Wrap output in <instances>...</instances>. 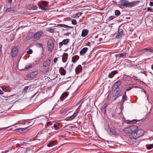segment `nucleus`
I'll list each match as a JSON object with an SVG mask.
<instances>
[{
  "instance_id": "11",
  "label": "nucleus",
  "mask_w": 153,
  "mask_h": 153,
  "mask_svg": "<svg viewBox=\"0 0 153 153\" xmlns=\"http://www.w3.org/2000/svg\"><path fill=\"white\" fill-rule=\"evenodd\" d=\"M43 34V32L42 31H38L35 33L34 37L36 39H39Z\"/></svg>"
},
{
  "instance_id": "7",
  "label": "nucleus",
  "mask_w": 153,
  "mask_h": 153,
  "mask_svg": "<svg viewBox=\"0 0 153 153\" xmlns=\"http://www.w3.org/2000/svg\"><path fill=\"white\" fill-rule=\"evenodd\" d=\"M144 134V131L142 129H137L134 133H133L134 136H135L137 138L143 136Z\"/></svg>"
},
{
  "instance_id": "59",
  "label": "nucleus",
  "mask_w": 153,
  "mask_h": 153,
  "mask_svg": "<svg viewBox=\"0 0 153 153\" xmlns=\"http://www.w3.org/2000/svg\"><path fill=\"white\" fill-rule=\"evenodd\" d=\"M149 6H153V2H150Z\"/></svg>"
},
{
  "instance_id": "55",
  "label": "nucleus",
  "mask_w": 153,
  "mask_h": 153,
  "mask_svg": "<svg viewBox=\"0 0 153 153\" xmlns=\"http://www.w3.org/2000/svg\"><path fill=\"white\" fill-rule=\"evenodd\" d=\"M58 58H54L53 59V62L54 63H56L57 61Z\"/></svg>"
},
{
  "instance_id": "12",
  "label": "nucleus",
  "mask_w": 153,
  "mask_h": 153,
  "mask_svg": "<svg viewBox=\"0 0 153 153\" xmlns=\"http://www.w3.org/2000/svg\"><path fill=\"white\" fill-rule=\"evenodd\" d=\"M16 10V8L15 7L8 8L5 9L6 12H10L12 13L15 12Z\"/></svg>"
},
{
  "instance_id": "16",
  "label": "nucleus",
  "mask_w": 153,
  "mask_h": 153,
  "mask_svg": "<svg viewBox=\"0 0 153 153\" xmlns=\"http://www.w3.org/2000/svg\"><path fill=\"white\" fill-rule=\"evenodd\" d=\"M82 66L80 65H79L76 68L75 71L76 74H78L82 71Z\"/></svg>"
},
{
  "instance_id": "43",
  "label": "nucleus",
  "mask_w": 153,
  "mask_h": 153,
  "mask_svg": "<svg viewBox=\"0 0 153 153\" xmlns=\"http://www.w3.org/2000/svg\"><path fill=\"white\" fill-rule=\"evenodd\" d=\"M42 4L45 5V6H47L48 4V2L46 1H42Z\"/></svg>"
},
{
  "instance_id": "60",
  "label": "nucleus",
  "mask_w": 153,
  "mask_h": 153,
  "mask_svg": "<svg viewBox=\"0 0 153 153\" xmlns=\"http://www.w3.org/2000/svg\"><path fill=\"white\" fill-rule=\"evenodd\" d=\"M71 34V32H68L67 33H65V35H68Z\"/></svg>"
},
{
  "instance_id": "15",
  "label": "nucleus",
  "mask_w": 153,
  "mask_h": 153,
  "mask_svg": "<svg viewBox=\"0 0 153 153\" xmlns=\"http://www.w3.org/2000/svg\"><path fill=\"white\" fill-rule=\"evenodd\" d=\"M51 60L50 59H48V60H46L43 63V66L47 67L51 63Z\"/></svg>"
},
{
  "instance_id": "49",
  "label": "nucleus",
  "mask_w": 153,
  "mask_h": 153,
  "mask_svg": "<svg viewBox=\"0 0 153 153\" xmlns=\"http://www.w3.org/2000/svg\"><path fill=\"white\" fill-rule=\"evenodd\" d=\"M128 75L124 74L123 75V79H126L128 78Z\"/></svg>"
},
{
  "instance_id": "57",
  "label": "nucleus",
  "mask_w": 153,
  "mask_h": 153,
  "mask_svg": "<svg viewBox=\"0 0 153 153\" xmlns=\"http://www.w3.org/2000/svg\"><path fill=\"white\" fill-rule=\"evenodd\" d=\"M72 19H71L70 18V17H67V18H66V20L68 21H71V20H72Z\"/></svg>"
},
{
  "instance_id": "19",
  "label": "nucleus",
  "mask_w": 153,
  "mask_h": 153,
  "mask_svg": "<svg viewBox=\"0 0 153 153\" xmlns=\"http://www.w3.org/2000/svg\"><path fill=\"white\" fill-rule=\"evenodd\" d=\"M88 49V48L86 47L83 48L80 51V55H84Z\"/></svg>"
},
{
  "instance_id": "54",
  "label": "nucleus",
  "mask_w": 153,
  "mask_h": 153,
  "mask_svg": "<svg viewBox=\"0 0 153 153\" xmlns=\"http://www.w3.org/2000/svg\"><path fill=\"white\" fill-rule=\"evenodd\" d=\"M49 69L50 68L49 67H47L45 69H44V70H45L44 71H45V72H48L49 71Z\"/></svg>"
},
{
  "instance_id": "10",
  "label": "nucleus",
  "mask_w": 153,
  "mask_h": 153,
  "mask_svg": "<svg viewBox=\"0 0 153 153\" xmlns=\"http://www.w3.org/2000/svg\"><path fill=\"white\" fill-rule=\"evenodd\" d=\"M121 84V81L120 80H119L114 84L113 85V88H115V89H121L119 87L120 85Z\"/></svg>"
},
{
  "instance_id": "64",
  "label": "nucleus",
  "mask_w": 153,
  "mask_h": 153,
  "mask_svg": "<svg viewBox=\"0 0 153 153\" xmlns=\"http://www.w3.org/2000/svg\"><path fill=\"white\" fill-rule=\"evenodd\" d=\"M151 68L153 70V64H152V65H151Z\"/></svg>"
},
{
  "instance_id": "18",
  "label": "nucleus",
  "mask_w": 153,
  "mask_h": 153,
  "mask_svg": "<svg viewBox=\"0 0 153 153\" xmlns=\"http://www.w3.org/2000/svg\"><path fill=\"white\" fill-rule=\"evenodd\" d=\"M118 73V71H112L111 73L109 74L108 75V77L110 78H112L114 75Z\"/></svg>"
},
{
  "instance_id": "53",
  "label": "nucleus",
  "mask_w": 153,
  "mask_h": 153,
  "mask_svg": "<svg viewBox=\"0 0 153 153\" xmlns=\"http://www.w3.org/2000/svg\"><path fill=\"white\" fill-rule=\"evenodd\" d=\"M42 116L41 115H40V116H38L37 117H36L34 118H33V119H28V120H33V119H34L36 118H39L40 117H41Z\"/></svg>"
},
{
  "instance_id": "13",
  "label": "nucleus",
  "mask_w": 153,
  "mask_h": 153,
  "mask_svg": "<svg viewBox=\"0 0 153 153\" xmlns=\"http://www.w3.org/2000/svg\"><path fill=\"white\" fill-rule=\"evenodd\" d=\"M27 127L24 128H19L16 129V132H19L21 133H26Z\"/></svg>"
},
{
  "instance_id": "14",
  "label": "nucleus",
  "mask_w": 153,
  "mask_h": 153,
  "mask_svg": "<svg viewBox=\"0 0 153 153\" xmlns=\"http://www.w3.org/2000/svg\"><path fill=\"white\" fill-rule=\"evenodd\" d=\"M123 34V30H122L118 29V33L116 34V37L117 39L120 38L122 37Z\"/></svg>"
},
{
  "instance_id": "52",
  "label": "nucleus",
  "mask_w": 153,
  "mask_h": 153,
  "mask_svg": "<svg viewBox=\"0 0 153 153\" xmlns=\"http://www.w3.org/2000/svg\"><path fill=\"white\" fill-rule=\"evenodd\" d=\"M63 44V43H62V42H60L59 43V48H60L62 46Z\"/></svg>"
},
{
  "instance_id": "45",
  "label": "nucleus",
  "mask_w": 153,
  "mask_h": 153,
  "mask_svg": "<svg viewBox=\"0 0 153 153\" xmlns=\"http://www.w3.org/2000/svg\"><path fill=\"white\" fill-rule=\"evenodd\" d=\"M147 11H150L151 12H153V9L151 7H148L147 8Z\"/></svg>"
},
{
  "instance_id": "34",
  "label": "nucleus",
  "mask_w": 153,
  "mask_h": 153,
  "mask_svg": "<svg viewBox=\"0 0 153 153\" xmlns=\"http://www.w3.org/2000/svg\"><path fill=\"white\" fill-rule=\"evenodd\" d=\"M54 141H51L47 144V146L48 147H51L52 146L54 145Z\"/></svg>"
},
{
  "instance_id": "40",
  "label": "nucleus",
  "mask_w": 153,
  "mask_h": 153,
  "mask_svg": "<svg viewBox=\"0 0 153 153\" xmlns=\"http://www.w3.org/2000/svg\"><path fill=\"white\" fill-rule=\"evenodd\" d=\"M73 65L74 64H71L70 65L68 68V70L70 72H71L72 71L73 68Z\"/></svg>"
},
{
  "instance_id": "51",
  "label": "nucleus",
  "mask_w": 153,
  "mask_h": 153,
  "mask_svg": "<svg viewBox=\"0 0 153 153\" xmlns=\"http://www.w3.org/2000/svg\"><path fill=\"white\" fill-rule=\"evenodd\" d=\"M132 88V87H127L126 89V91H128L131 90Z\"/></svg>"
},
{
  "instance_id": "44",
  "label": "nucleus",
  "mask_w": 153,
  "mask_h": 153,
  "mask_svg": "<svg viewBox=\"0 0 153 153\" xmlns=\"http://www.w3.org/2000/svg\"><path fill=\"white\" fill-rule=\"evenodd\" d=\"M33 53V51L31 49H29L28 51H27V53L28 54H30Z\"/></svg>"
},
{
  "instance_id": "47",
  "label": "nucleus",
  "mask_w": 153,
  "mask_h": 153,
  "mask_svg": "<svg viewBox=\"0 0 153 153\" xmlns=\"http://www.w3.org/2000/svg\"><path fill=\"white\" fill-rule=\"evenodd\" d=\"M112 117L115 119H116L117 118V116L115 113H112Z\"/></svg>"
},
{
  "instance_id": "23",
  "label": "nucleus",
  "mask_w": 153,
  "mask_h": 153,
  "mask_svg": "<svg viewBox=\"0 0 153 153\" xmlns=\"http://www.w3.org/2000/svg\"><path fill=\"white\" fill-rule=\"evenodd\" d=\"M30 10H36L38 8L37 5L34 3H33L30 5Z\"/></svg>"
},
{
  "instance_id": "31",
  "label": "nucleus",
  "mask_w": 153,
  "mask_h": 153,
  "mask_svg": "<svg viewBox=\"0 0 153 153\" xmlns=\"http://www.w3.org/2000/svg\"><path fill=\"white\" fill-rule=\"evenodd\" d=\"M146 147L147 149L150 150L153 148V143L146 145Z\"/></svg>"
},
{
  "instance_id": "26",
  "label": "nucleus",
  "mask_w": 153,
  "mask_h": 153,
  "mask_svg": "<svg viewBox=\"0 0 153 153\" xmlns=\"http://www.w3.org/2000/svg\"><path fill=\"white\" fill-rule=\"evenodd\" d=\"M78 114V112H75L72 116L68 117L69 120H72Z\"/></svg>"
},
{
  "instance_id": "39",
  "label": "nucleus",
  "mask_w": 153,
  "mask_h": 153,
  "mask_svg": "<svg viewBox=\"0 0 153 153\" xmlns=\"http://www.w3.org/2000/svg\"><path fill=\"white\" fill-rule=\"evenodd\" d=\"M53 127L55 130H58L60 128L58 125L56 124H54Z\"/></svg>"
},
{
  "instance_id": "2",
  "label": "nucleus",
  "mask_w": 153,
  "mask_h": 153,
  "mask_svg": "<svg viewBox=\"0 0 153 153\" xmlns=\"http://www.w3.org/2000/svg\"><path fill=\"white\" fill-rule=\"evenodd\" d=\"M137 128V127L136 126H131L124 129L123 131L126 133H131V134L134 133Z\"/></svg>"
},
{
  "instance_id": "58",
  "label": "nucleus",
  "mask_w": 153,
  "mask_h": 153,
  "mask_svg": "<svg viewBox=\"0 0 153 153\" xmlns=\"http://www.w3.org/2000/svg\"><path fill=\"white\" fill-rule=\"evenodd\" d=\"M2 47V45L1 44H0V53L1 51V49Z\"/></svg>"
},
{
  "instance_id": "20",
  "label": "nucleus",
  "mask_w": 153,
  "mask_h": 153,
  "mask_svg": "<svg viewBox=\"0 0 153 153\" xmlns=\"http://www.w3.org/2000/svg\"><path fill=\"white\" fill-rule=\"evenodd\" d=\"M88 33V30L87 29L83 30L82 31L81 36L84 37L87 36Z\"/></svg>"
},
{
  "instance_id": "4",
  "label": "nucleus",
  "mask_w": 153,
  "mask_h": 153,
  "mask_svg": "<svg viewBox=\"0 0 153 153\" xmlns=\"http://www.w3.org/2000/svg\"><path fill=\"white\" fill-rule=\"evenodd\" d=\"M54 43L52 39H50L48 40L47 43V47L48 51L51 52L53 49Z\"/></svg>"
},
{
  "instance_id": "25",
  "label": "nucleus",
  "mask_w": 153,
  "mask_h": 153,
  "mask_svg": "<svg viewBox=\"0 0 153 153\" xmlns=\"http://www.w3.org/2000/svg\"><path fill=\"white\" fill-rule=\"evenodd\" d=\"M141 51H148L149 52L153 53V50L152 49L150 48H146L142 49L141 50Z\"/></svg>"
},
{
  "instance_id": "41",
  "label": "nucleus",
  "mask_w": 153,
  "mask_h": 153,
  "mask_svg": "<svg viewBox=\"0 0 153 153\" xmlns=\"http://www.w3.org/2000/svg\"><path fill=\"white\" fill-rule=\"evenodd\" d=\"M17 124V123H15V124L13 125H12V126H8V127H4V128H0V129L1 130H4L5 129H7V128H8L9 127H11V126H14V125H16Z\"/></svg>"
},
{
  "instance_id": "35",
  "label": "nucleus",
  "mask_w": 153,
  "mask_h": 153,
  "mask_svg": "<svg viewBox=\"0 0 153 153\" xmlns=\"http://www.w3.org/2000/svg\"><path fill=\"white\" fill-rule=\"evenodd\" d=\"M69 39H65L62 41V43L64 45L67 44L69 42Z\"/></svg>"
},
{
  "instance_id": "5",
  "label": "nucleus",
  "mask_w": 153,
  "mask_h": 153,
  "mask_svg": "<svg viewBox=\"0 0 153 153\" xmlns=\"http://www.w3.org/2000/svg\"><path fill=\"white\" fill-rule=\"evenodd\" d=\"M137 138L135 136H134L133 134H131L129 135V137L128 138L127 141L130 145L133 144L136 142Z\"/></svg>"
},
{
  "instance_id": "63",
  "label": "nucleus",
  "mask_w": 153,
  "mask_h": 153,
  "mask_svg": "<svg viewBox=\"0 0 153 153\" xmlns=\"http://www.w3.org/2000/svg\"><path fill=\"white\" fill-rule=\"evenodd\" d=\"M38 45L39 46V47H41L42 48L43 45L42 44L39 43L38 44Z\"/></svg>"
},
{
  "instance_id": "29",
  "label": "nucleus",
  "mask_w": 153,
  "mask_h": 153,
  "mask_svg": "<svg viewBox=\"0 0 153 153\" xmlns=\"http://www.w3.org/2000/svg\"><path fill=\"white\" fill-rule=\"evenodd\" d=\"M58 25L60 27H65V28H73V27L69 26L67 25H65V24H59V25Z\"/></svg>"
},
{
  "instance_id": "50",
  "label": "nucleus",
  "mask_w": 153,
  "mask_h": 153,
  "mask_svg": "<svg viewBox=\"0 0 153 153\" xmlns=\"http://www.w3.org/2000/svg\"><path fill=\"white\" fill-rule=\"evenodd\" d=\"M28 88L29 87L28 86L25 87L23 89V91L25 92L28 89Z\"/></svg>"
},
{
  "instance_id": "42",
  "label": "nucleus",
  "mask_w": 153,
  "mask_h": 153,
  "mask_svg": "<svg viewBox=\"0 0 153 153\" xmlns=\"http://www.w3.org/2000/svg\"><path fill=\"white\" fill-rule=\"evenodd\" d=\"M32 67V65L31 64H30L29 65H26L25 67V70H27L30 68H31Z\"/></svg>"
},
{
  "instance_id": "22",
  "label": "nucleus",
  "mask_w": 153,
  "mask_h": 153,
  "mask_svg": "<svg viewBox=\"0 0 153 153\" xmlns=\"http://www.w3.org/2000/svg\"><path fill=\"white\" fill-rule=\"evenodd\" d=\"M79 57L78 55H75L72 57V62H73L75 63L79 59Z\"/></svg>"
},
{
  "instance_id": "6",
  "label": "nucleus",
  "mask_w": 153,
  "mask_h": 153,
  "mask_svg": "<svg viewBox=\"0 0 153 153\" xmlns=\"http://www.w3.org/2000/svg\"><path fill=\"white\" fill-rule=\"evenodd\" d=\"M121 90L119 89H115L112 94V98L113 100H115L118 97L121 95L120 94L121 92Z\"/></svg>"
},
{
  "instance_id": "48",
  "label": "nucleus",
  "mask_w": 153,
  "mask_h": 153,
  "mask_svg": "<svg viewBox=\"0 0 153 153\" xmlns=\"http://www.w3.org/2000/svg\"><path fill=\"white\" fill-rule=\"evenodd\" d=\"M39 8H41V9L43 10H46V9L45 8V7H44L43 6H39Z\"/></svg>"
},
{
  "instance_id": "37",
  "label": "nucleus",
  "mask_w": 153,
  "mask_h": 153,
  "mask_svg": "<svg viewBox=\"0 0 153 153\" xmlns=\"http://www.w3.org/2000/svg\"><path fill=\"white\" fill-rule=\"evenodd\" d=\"M120 14V12L119 10H116L115 11V14L116 16H118Z\"/></svg>"
},
{
  "instance_id": "1",
  "label": "nucleus",
  "mask_w": 153,
  "mask_h": 153,
  "mask_svg": "<svg viewBox=\"0 0 153 153\" xmlns=\"http://www.w3.org/2000/svg\"><path fill=\"white\" fill-rule=\"evenodd\" d=\"M139 1H133L129 2L127 0H120L119 1L120 5L122 6L126 7H132L136 5V4Z\"/></svg>"
},
{
  "instance_id": "46",
  "label": "nucleus",
  "mask_w": 153,
  "mask_h": 153,
  "mask_svg": "<svg viewBox=\"0 0 153 153\" xmlns=\"http://www.w3.org/2000/svg\"><path fill=\"white\" fill-rule=\"evenodd\" d=\"M113 17H112V16H110V17H109L108 19H107V20L108 21H111V20H113Z\"/></svg>"
},
{
  "instance_id": "8",
  "label": "nucleus",
  "mask_w": 153,
  "mask_h": 153,
  "mask_svg": "<svg viewBox=\"0 0 153 153\" xmlns=\"http://www.w3.org/2000/svg\"><path fill=\"white\" fill-rule=\"evenodd\" d=\"M38 73V71H36L31 72L27 74L26 77L28 78H33L37 76Z\"/></svg>"
},
{
  "instance_id": "38",
  "label": "nucleus",
  "mask_w": 153,
  "mask_h": 153,
  "mask_svg": "<svg viewBox=\"0 0 153 153\" xmlns=\"http://www.w3.org/2000/svg\"><path fill=\"white\" fill-rule=\"evenodd\" d=\"M72 24L74 25H76L77 24V22L76 20L75 19H72L71 20Z\"/></svg>"
},
{
  "instance_id": "61",
  "label": "nucleus",
  "mask_w": 153,
  "mask_h": 153,
  "mask_svg": "<svg viewBox=\"0 0 153 153\" xmlns=\"http://www.w3.org/2000/svg\"><path fill=\"white\" fill-rule=\"evenodd\" d=\"M4 93L0 89V94L2 95L4 94Z\"/></svg>"
},
{
  "instance_id": "33",
  "label": "nucleus",
  "mask_w": 153,
  "mask_h": 153,
  "mask_svg": "<svg viewBox=\"0 0 153 153\" xmlns=\"http://www.w3.org/2000/svg\"><path fill=\"white\" fill-rule=\"evenodd\" d=\"M138 121H139L137 120H133L130 121H129V122H128L127 123L128 124H132L133 123H136Z\"/></svg>"
},
{
  "instance_id": "21",
  "label": "nucleus",
  "mask_w": 153,
  "mask_h": 153,
  "mask_svg": "<svg viewBox=\"0 0 153 153\" xmlns=\"http://www.w3.org/2000/svg\"><path fill=\"white\" fill-rule=\"evenodd\" d=\"M107 106V105L106 104H105L102 106L101 108V110L102 114H105V113Z\"/></svg>"
},
{
  "instance_id": "32",
  "label": "nucleus",
  "mask_w": 153,
  "mask_h": 153,
  "mask_svg": "<svg viewBox=\"0 0 153 153\" xmlns=\"http://www.w3.org/2000/svg\"><path fill=\"white\" fill-rule=\"evenodd\" d=\"M116 56L117 55H116ZM117 56H118L119 57H125L126 55V53H121L117 55Z\"/></svg>"
},
{
  "instance_id": "17",
  "label": "nucleus",
  "mask_w": 153,
  "mask_h": 153,
  "mask_svg": "<svg viewBox=\"0 0 153 153\" xmlns=\"http://www.w3.org/2000/svg\"><path fill=\"white\" fill-rule=\"evenodd\" d=\"M68 55L67 53H65L63 55L62 58V60L63 62H65L67 60Z\"/></svg>"
},
{
  "instance_id": "62",
  "label": "nucleus",
  "mask_w": 153,
  "mask_h": 153,
  "mask_svg": "<svg viewBox=\"0 0 153 153\" xmlns=\"http://www.w3.org/2000/svg\"><path fill=\"white\" fill-rule=\"evenodd\" d=\"M51 122H48L47 123V126H50L51 125Z\"/></svg>"
},
{
  "instance_id": "3",
  "label": "nucleus",
  "mask_w": 153,
  "mask_h": 153,
  "mask_svg": "<svg viewBox=\"0 0 153 153\" xmlns=\"http://www.w3.org/2000/svg\"><path fill=\"white\" fill-rule=\"evenodd\" d=\"M108 128L110 131L109 133L111 136H116L119 134L120 130L117 127H114L111 128L108 127Z\"/></svg>"
},
{
  "instance_id": "24",
  "label": "nucleus",
  "mask_w": 153,
  "mask_h": 153,
  "mask_svg": "<svg viewBox=\"0 0 153 153\" xmlns=\"http://www.w3.org/2000/svg\"><path fill=\"white\" fill-rule=\"evenodd\" d=\"M60 73L62 75H64L66 74V71L63 67H61L60 69Z\"/></svg>"
},
{
  "instance_id": "28",
  "label": "nucleus",
  "mask_w": 153,
  "mask_h": 153,
  "mask_svg": "<svg viewBox=\"0 0 153 153\" xmlns=\"http://www.w3.org/2000/svg\"><path fill=\"white\" fill-rule=\"evenodd\" d=\"M69 93L68 92H64L62 95L61 97V98H64L68 97V95Z\"/></svg>"
},
{
  "instance_id": "30",
  "label": "nucleus",
  "mask_w": 153,
  "mask_h": 153,
  "mask_svg": "<svg viewBox=\"0 0 153 153\" xmlns=\"http://www.w3.org/2000/svg\"><path fill=\"white\" fill-rule=\"evenodd\" d=\"M127 97L126 95V91H125L124 93V94L123 95L122 97V101H123V102L125 101L127 99Z\"/></svg>"
},
{
  "instance_id": "9",
  "label": "nucleus",
  "mask_w": 153,
  "mask_h": 153,
  "mask_svg": "<svg viewBox=\"0 0 153 153\" xmlns=\"http://www.w3.org/2000/svg\"><path fill=\"white\" fill-rule=\"evenodd\" d=\"M18 47H16L13 48L12 51V53L11 54V56L12 57H15L17 55L18 52Z\"/></svg>"
},
{
  "instance_id": "27",
  "label": "nucleus",
  "mask_w": 153,
  "mask_h": 153,
  "mask_svg": "<svg viewBox=\"0 0 153 153\" xmlns=\"http://www.w3.org/2000/svg\"><path fill=\"white\" fill-rule=\"evenodd\" d=\"M82 14V13L81 12H78L74 14L73 16V18H78L80 16H81Z\"/></svg>"
},
{
  "instance_id": "56",
  "label": "nucleus",
  "mask_w": 153,
  "mask_h": 153,
  "mask_svg": "<svg viewBox=\"0 0 153 153\" xmlns=\"http://www.w3.org/2000/svg\"><path fill=\"white\" fill-rule=\"evenodd\" d=\"M6 86L5 85H4L2 88V89L3 91H5L6 90Z\"/></svg>"
},
{
  "instance_id": "36",
  "label": "nucleus",
  "mask_w": 153,
  "mask_h": 153,
  "mask_svg": "<svg viewBox=\"0 0 153 153\" xmlns=\"http://www.w3.org/2000/svg\"><path fill=\"white\" fill-rule=\"evenodd\" d=\"M84 100V99H82L81 100H80L79 101V102H78V103L77 104V105H79V107H80L82 105V104L83 103V101H83Z\"/></svg>"
}]
</instances>
